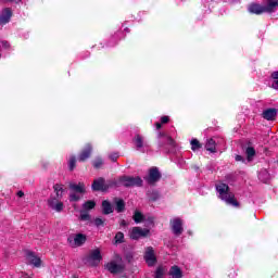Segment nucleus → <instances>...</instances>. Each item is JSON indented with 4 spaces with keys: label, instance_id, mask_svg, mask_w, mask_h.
<instances>
[{
    "label": "nucleus",
    "instance_id": "obj_1",
    "mask_svg": "<svg viewBox=\"0 0 278 278\" xmlns=\"http://www.w3.org/2000/svg\"><path fill=\"white\" fill-rule=\"evenodd\" d=\"M216 190L219 194V199H222V201H225V203H227L228 205H232L233 207H238L240 205V203H238V200H236V194H233V192H231V190L229 189V185L220 182L216 185Z\"/></svg>",
    "mask_w": 278,
    "mask_h": 278
},
{
    "label": "nucleus",
    "instance_id": "obj_2",
    "mask_svg": "<svg viewBox=\"0 0 278 278\" xmlns=\"http://www.w3.org/2000/svg\"><path fill=\"white\" fill-rule=\"evenodd\" d=\"M105 268L111 275H121V273L125 271V262H123V257L119 254H114L113 258L105 264Z\"/></svg>",
    "mask_w": 278,
    "mask_h": 278
},
{
    "label": "nucleus",
    "instance_id": "obj_3",
    "mask_svg": "<svg viewBox=\"0 0 278 278\" xmlns=\"http://www.w3.org/2000/svg\"><path fill=\"white\" fill-rule=\"evenodd\" d=\"M70 190V201L77 202L81 199V197H84V194H86V185H84V182H71Z\"/></svg>",
    "mask_w": 278,
    "mask_h": 278
},
{
    "label": "nucleus",
    "instance_id": "obj_4",
    "mask_svg": "<svg viewBox=\"0 0 278 278\" xmlns=\"http://www.w3.org/2000/svg\"><path fill=\"white\" fill-rule=\"evenodd\" d=\"M115 186H117L116 180L105 181V178L100 177L93 180L91 188L96 192H105L106 190H110V188H114Z\"/></svg>",
    "mask_w": 278,
    "mask_h": 278
},
{
    "label": "nucleus",
    "instance_id": "obj_5",
    "mask_svg": "<svg viewBox=\"0 0 278 278\" xmlns=\"http://www.w3.org/2000/svg\"><path fill=\"white\" fill-rule=\"evenodd\" d=\"M103 260V256L101 255V249L97 248L91 251L86 255L85 257V264L87 266H98L101 264V261Z\"/></svg>",
    "mask_w": 278,
    "mask_h": 278
},
{
    "label": "nucleus",
    "instance_id": "obj_6",
    "mask_svg": "<svg viewBox=\"0 0 278 278\" xmlns=\"http://www.w3.org/2000/svg\"><path fill=\"white\" fill-rule=\"evenodd\" d=\"M115 187L125 186V188H131L134 186H142V178L136 176H122L116 180Z\"/></svg>",
    "mask_w": 278,
    "mask_h": 278
},
{
    "label": "nucleus",
    "instance_id": "obj_7",
    "mask_svg": "<svg viewBox=\"0 0 278 278\" xmlns=\"http://www.w3.org/2000/svg\"><path fill=\"white\" fill-rule=\"evenodd\" d=\"M88 238L84 233H77L68 237L67 242L75 249L77 247H84Z\"/></svg>",
    "mask_w": 278,
    "mask_h": 278
},
{
    "label": "nucleus",
    "instance_id": "obj_8",
    "mask_svg": "<svg viewBox=\"0 0 278 278\" xmlns=\"http://www.w3.org/2000/svg\"><path fill=\"white\" fill-rule=\"evenodd\" d=\"M174 236H181L184 233V220L179 217H175L169 223Z\"/></svg>",
    "mask_w": 278,
    "mask_h": 278
},
{
    "label": "nucleus",
    "instance_id": "obj_9",
    "mask_svg": "<svg viewBox=\"0 0 278 278\" xmlns=\"http://www.w3.org/2000/svg\"><path fill=\"white\" fill-rule=\"evenodd\" d=\"M26 263L30 266H35V268H40V266H42V260H40V256L31 251L26 252Z\"/></svg>",
    "mask_w": 278,
    "mask_h": 278
},
{
    "label": "nucleus",
    "instance_id": "obj_10",
    "mask_svg": "<svg viewBox=\"0 0 278 278\" xmlns=\"http://www.w3.org/2000/svg\"><path fill=\"white\" fill-rule=\"evenodd\" d=\"M143 257L148 266H155V264H157V257L155 256V250H153V247L146 248Z\"/></svg>",
    "mask_w": 278,
    "mask_h": 278
},
{
    "label": "nucleus",
    "instance_id": "obj_11",
    "mask_svg": "<svg viewBox=\"0 0 278 278\" xmlns=\"http://www.w3.org/2000/svg\"><path fill=\"white\" fill-rule=\"evenodd\" d=\"M159 140V147L162 149L165 144H168V147H175V140L168 136L166 132L160 131L157 135Z\"/></svg>",
    "mask_w": 278,
    "mask_h": 278
},
{
    "label": "nucleus",
    "instance_id": "obj_12",
    "mask_svg": "<svg viewBox=\"0 0 278 278\" xmlns=\"http://www.w3.org/2000/svg\"><path fill=\"white\" fill-rule=\"evenodd\" d=\"M132 142L137 149V151H141V153H144L149 149V143L144 140V137L140 135H136L132 139Z\"/></svg>",
    "mask_w": 278,
    "mask_h": 278
},
{
    "label": "nucleus",
    "instance_id": "obj_13",
    "mask_svg": "<svg viewBox=\"0 0 278 278\" xmlns=\"http://www.w3.org/2000/svg\"><path fill=\"white\" fill-rule=\"evenodd\" d=\"M150 230L147 228L134 227L130 231L131 240H140V238H147L149 236Z\"/></svg>",
    "mask_w": 278,
    "mask_h": 278
},
{
    "label": "nucleus",
    "instance_id": "obj_14",
    "mask_svg": "<svg viewBox=\"0 0 278 278\" xmlns=\"http://www.w3.org/2000/svg\"><path fill=\"white\" fill-rule=\"evenodd\" d=\"M161 177L162 174H160L157 167H152L149 172V176L146 178V181L150 185H153L156 184V181H160Z\"/></svg>",
    "mask_w": 278,
    "mask_h": 278
},
{
    "label": "nucleus",
    "instance_id": "obj_15",
    "mask_svg": "<svg viewBox=\"0 0 278 278\" xmlns=\"http://www.w3.org/2000/svg\"><path fill=\"white\" fill-rule=\"evenodd\" d=\"M48 205L51 210H54V212H62V210H64V203L58 198H50L48 200Z\"/></svg>",
    "mask_w": 278,
    "mask_h": 278
},
{
    "label": "nucleus",
    "instance_id": "obj_16",
    "mask_svg": "<svg viewBox=\"0 0 278 278\" xmlns=\"http://www.w3.org/2000/svg\"><path fill=\"white\" fill-rule=\"evenodd\" d=\"M10 18H12V9L7 8L2 10L0 15V25H7V23H10Z\"/></svg>",
    "mask_w": 278,
    "mask_h": 278
},
{
    "label": "nucleus",
    "instance_id": "obj_17",
    "mask_svg": "<svg viewBox=\"0 0 278 278\" xmlns=\"http://www.w3.org/2000/svg\"><path fill=\"white\" fill-rule=\"evenodd\" d=\"M266 13L270 14L275 12L278 8V0H266L265 5H263Z\"/></svg>",
    "mask_w": 278,
    "mask_h": 278
},
{
    "label": "nucleus",
    "instance_id": "obj_18",
    "mask_svg": "<svg viewBox=\"0 0 278 278\" xmlns=\"http://www.w3.org/2000/svg\"><path fill=\"white\" fill-rule=\"evenodd\" d=\"M92 153V146L88 143L78 156V162H86Z\"/></svg>",
    "mask_w": 278,
    "mask_h": 278
},
{
    "label": "nucleus",
    "instance_id": "obj_19",
    "mask_svg": "<svg viewBox=\"0 0 278 278\" xmlns=\"http://www.w3.org/2000/svg\"><path fill=\"white\" fill-rule=\"evenodd\" d=\"M275 116H277V109H267L263 112L265 121H274Z\"/></svg>",
    "mask_w": 278,
    "mask_h": 278
},
{
    "label": "nucleus",
    "instance_id": "obj_20",
    "mask_svg": "<svg viewBox=\"0 0 278 278\" xmlns=\"http://www.w3.org/2000/svg\"><path fill=\"white\" fill-rule=\"evenodd\" d=\"M169 275L172 278H182L184 277V273L181 271V268H179V266H177V265L172 266V268L169 269Z\"/></svg>",
    "mask_w": 278,
    "mask_h": 278
},
{
    "label": "nucleus",
    "instance_id": "obj_21",
    "mask_svg": "<svg viewBox=\"0 0 278 278\" xmlns=\"http://www.w3.org/2000/svg\"><path fill=\"white\" fill-rule=\"evenodd\" d=\"M249 12L251 14H264V12H266V11L264 10V5L251 4L249 7Z\"/></svg>",
    "mask_w": 278,
    "mask_h": 278
},
{
    "label": "nucleus",
    "instance_id": "obj_22",
    "mask_svg": "<svg viewBox=\"0 0 278 278\" xmlns=\"http://www.w3.org/2000/svg\"><path fill=\"white\" fill-rule=\"evenodd\" d=\"M205 149L210 151V153H216V141L213 138L207 139Z\"/></svg>",
    "mask_w": 278,
    "mask_h": 278
},
{
    "label": "nucleus",
    "instance_id": "obj_23",
    "mask_svg": "<svg viewBox=\"0 0 278 278\" xmlns=\"http://www.w3.org/2000/svg\"><path fill=\"white\" fill-rule=\"evenodd\" d=\"M102 212L103 214H112V212H114L112 204L108 200L102 202Z\"/></svg>",
    "mask_w": 278,
    "mask_h": 278
},
{
    "label": "nucleus",
    "instance_id": "obj_24",
    "mask_svg": "<svg viewBox=\"0 0 278 278\" xmlns=\"http://www.w3.org/2000/svg\"><path fill=\"white\" fill-rule=\"evenodd\" d=\"M97 203L92 200H89L83 204V211L88 212L90 210H94Z\"/></svg>",
    "mask_w": 278,
    "mask_h": 278
},
{
    "label": "nucleus",
    "instance_id": "obj_25",
    "mask_svg": "<svg viewBox=\"0 0 278 278\" xmlns=\"http://www.w3.org/2000/svg\"><path fill=\"white\" fill-rule=\"evenodd\" d=\"M114 242L115 244H123V242H125V235L122 231H118L115 235Z\"/></svg>",
    "mask_w": 278,
    "mask_h": 278
},
{
    "label": "nucleus",
    "instance_id": "obj_26",
    "mask_svg": "<svg viewBox=\"0 0 278 278\" xmlns=\"http://www.w3.org/2000/svg\"><path fill=\"white\" fill-rule=\"evenodd\" d=\"M245 154L248 155V161L251 162L253 157H255V148L248 147L245 150Z\"/></svg>",
    "mask_w": 278,
    "mask_h": 278
},
{
    "label": "nucleus",
    "instance_id": "obj_27",
    "mask_svg": "<svg viewBox=\"0 0 278 278\" xmlns=\"http://www.w3.org/2000/svg\"><path fill=\"white\" fill-rule=\"evenodd\" d=\"M115 203H116L115 210L118 214H121V212H125V201L119 199V200H116Z\"/></svg>",
    "mask_w": 278,
    "mask_h": 278
},
{
    "label": "nucleus",
    "instance_id": "obj_28",
    "mask_svg": "<svg viewBox=\"0 0 278 278\" xmlns=\"http://www.w3.org/2000/svg\"><path fill=\"white\" fill-rule=\"evenodd\" d=\"M132 220H135V223H137V224L142 223L144 220V215H142V213H140L139 211H135Z\"/></svg>",
    "mask_w": 278,
    "mask_h": 278
},
{
    "label": "nucleus",
    "instance_id": "obj_29",
    "mask_svg": "<svg viewBox=\"0 0 278 278\" xmlns=\"http://www.w3.org/2000/svg\"><path fill=\"white\" fill-rule=\"evenodd\" d=\"M54 192L58 199H62V194L64 193V187L62 185H54Z\"/></svg>",
    "mask_w": 278,
    "mask_h": 278
},
{
    "label": "nucleus",
    "instance_id": "obj_30",
    "mask_svg": "<svg viewBox=\"0 0 278 278\" xmlns=\"http://www.w3.org/2000/svg\"><path fill=\"white\" fill-rule=\"evenodd\" d=\"M191 150L192 151H199V149H201V142H199L197 139H192L191 142Z\"/></svg>",
    "mask_w": 278,
    "mask_h": 278
},
{
    "label": "nucleus",
    "instance_id": "obj_31",
    "mask_svg": "<svg viewBox=\"0 0 278 278\" xmlns=\"http://www.w3.org/2000/svg\"><path fill=\"white\" fill-rule=\"evenodd\" d=\"M80 220H90V214H88L87 211H84L81 210L80 211V217H79Z\"/></svg>",
    "mask_w": 278,
    "mask_h": 278
},
{
    "label": "nucleus",
    "instance_id": "obj_32",
    "mask_svg": "<svg viewBox=\"0 0 278 278\" xmlns=\"http://www.w3.org/2000/svg\"><path fill=\"white\" fill-rule=\"evenodd\" d=\"M154 278H164V268L157 267Z\"/></svg>",
    "mask_w": 278,
    "mask_h": 278
},
{
    "label": "nucleus",
    "instance_id": "obj_33",
    "mask_svg": "<svg viewBox=\"0 0 278 278\" xmlns=\"http://www.w3.org/2000/svg\"><path fill=\"white\" fill-rule=\"evenodd\" d=\"M94 168H101L103 166V160L102 159H96L93 162Z\"/></svg>",
    "mask_w": 278,
    "mask_h": 278
},
{
    "label": "nucleus",
    "instance_id": "obj_34",
    "mask_svg": "<svg viewBox=\"0 0 278 278\" xmlns=\"http://www.w3.org/2000/svg\"><path fill=\"white\" fill-rule=\"evenodd\" d=\"M76 159L75 156H72L68 161L70 170H74L75 168Z\"/></svg>",
    "mask_w": 278,
    "mask_h": 278
},
{
    "label": "nucleus",
    "instance_id": "obj_35",
    "mask_svg": "<svg viewBox=\"0 0 278 278\" xmlns=\"http://www.w3.org/2000/svg\"><path fill=\"white\" fill-rule=\"evenodd\" d=\"M104 223L105 222L103 219H101V218H96L94 219L96 227H103Z\"/></svg>",
    "mask_w": 278,
    "mask_h": 278
},
{
    "label": "nucleus",
    "instance_id": "obj_36",
    "mask_svg": "<svg viewBox=\"0 0 278 278\" xmlns=\"http://www.w3.org/2000/svg\"><path fill=\"white\" fill-rule=\"evenodd\" d=\"M110 160H112V162H116L117 160H118V153H112L111 155H110Z\"/></svg>",
    "mask_w": 278,
    "mask_h": 278
},
{
    "label": "nucleus",
    "instance_id": "obj_37",
    "mask_svg": "<svg viewBox=\"0 0 278 278\" xmlns=\"http://www.w3.org/2000/svg\"><path fill=\"white\" fill-rule=\"evenodd\" d=\"M170 119L168 118V116H163L161 117V124L162 125H166V123H168Z\"/></svg>",
    "mask_w": 278,
    "mask_h": 278
},
{
    "label": "nucleus",
    "instance_id": "obj_38",
    "mask_svg": "<svg viewBox=\"0 0 278 278\" xmlns=\"http://www.w3.org/2000/svg\"><path fill=\"white\" fill-rule=\"evenodd\" d=\"M271 88H274V90H278V79H275L271 84Z\"/></svg>",
    "mask_w": 278,
    "mask_h": 278
},
{
    "label": "nucleus",
    "instance_id": "obj_39",
    "mask_svg": "<svg viewBox=\"0 0 278 278\" xmlns=\"http://www.w3.org/2000/svg\"><path fill=\"white\" fill-rule=\"evenodd\" d=\"M271 79H278V71L271 73Z\"/></svg>",
    "mask_w": 278,
    "mask_h": 278
},
{
    "label": "nucleus",
    "instance_id": "obj_40",
    "mask_svg": "<svg viewBox=\"0 0 278 278\" xmlns=\"http://www.w3.org/2000/svg\"><path fill=\"white\" fill-rule=\"evenodd\" d=\"M236 162H244V159L242 157V155H237Z\"/></svg>",
    "mask_w": 278,
    "mask_h": 278
},
{
    "label": "nucleus",
    "instance_id": "obj_41",
    "mask_svg": "<svg viewBox=\"0 0 278 278\" xmlns=\"http://www.w3.org/2000/svg\"><path fill=\"white\" fill-rule=\"evenodd\" d=\"M155 127H156V129H162V123H155Z\"/></svg>",
    "mask_w": 278,
    "mask_h": 278
},
{
    "label": "nucleus",
    "instance_id": "obj_42",
    "mask_svg": "<svg viewBox=\"0 0 278 278\" xmlns=\"http://www.w3.org/2000/svg\"><path fill=\"white\" fill-rule=\"evenodd\" d=\"M17 197H20V198L25 197V192H23V191H18V192H17Z\"/></svg>",
    "mask_w": 278,
    "mask_h": 278
},
{
    "label": "nucleus",
    "instance_id": "obj_43",
    "mask_svg": "<svg viewBox=\"0 0 278 278\" xmlns=\"http://www.w3.org/2000/svg\"><path fill=\"white\" fill-rule=\"evenodd\" d=\"M125 225H127V222H125V219H123V220L121 222V226H122V227H125Z\"/></svg>",
    "mask_w": 278,
    "mask_h": 278
},
{
    "label": "nucleus",
    "instance_id": "obj_44",
    "mask_svg": "<svg viewBox=\"0 0 278 278\" xmlns=\"http://www.w3.org/2000/svg\"><path fill=\"white\" fill-rule=\"evenodd\" d=\"M23 0H13L14 3H21Z\"/></svg>",
    "mask_w": 278,
    "mask_h": 278
}]
</instances>
